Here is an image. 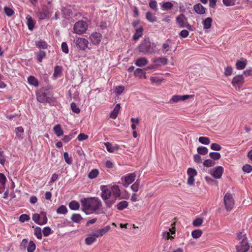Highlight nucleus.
<instances>
[{
	"label": "nucleus",
	"instance_id": "nucleus-36",
	"mask_svg": "<svg viewBox=\"0 0 252 252\" xmlns=\"http://www.w3.org/2000/svg\"><path fill=\"white\" fill-rule=\"evenodd\" d=\"M128 204V203L126 201H122L117 204V207L118 209L123 210L127 207Z\"/></svg>",
	"mask_w": 252,
	"mask_h": 252
},
{
	"label": "nucleus",
	"instance_id": "nucleus-24",
	"mask_svg": "<svg viewBox=\"0 0 252 252\" xmlns=\"http://www.w3.org/2000/svg\"><path fill=\"white\" fill-rule=\"evenodd\" d=\"M212 18L211 17H208L205 19L202 22V24L203 25L204 29H209L211 28L212 23Z\"/></svg>",
	"mask_w": 252,
	"mask_h": 252
},
{
	"label": "nucleus",
	"instance_id": "nucleus-50",
	"mask_svg": "<svg viewBox=\"0 0 252 252\" xmlns=\"http://www.w3.org/2000/svg\"><path fill=\"white\" fill-rule=\"evenodd\" d=\"M209 156L214 160L219 159L221 157L220 154L217 152H211L210 153Z\"/></svg>",
	"mask_w": 252,
	"mask_h": 252
},
{
	"label": "nucleus",
	"instance_id": "nucleus-53",
	"mask_svg": "<svg viewBox=\"0 0 252 252\" xmlns=\"http://www.w3.org/2000/svg\"><path fill=\"white\" fill-rule=\"evenodd\" d=\"M172 229H173V226H172L171 228L169 229L170 233L169 232H164L163 233V237L167 241H168L169 239H171L173 238L172 236H170V234H173V231L172 230Z\"/></svg>",
	"mask_w": 252,
	"mask_h": 252
},
{
	"label": "nucleus",
	"instance_id": "nucleus-34",
	"mask_svg": "<svg viewBox=\"0 0 252 252\" xmlns=\"http://www.w3.org/2000/svg\"><path fill=\"white\" fill-rule=\"evenodd\" d=\"M82 219V217L79 214H73L71 217V220L75 223L79 222Z\"/></svg>",
	"mask_w": 252,
	"mask_h": 252
},
{
	"label": "nucleus",
	"instance_id": "nucleus-13",
	"mask_svg": "<svg viewBox=\"0 0 252 252\" xmlns=\"http://www.w3.org/2000/svg\"><path fill=\"white\" fill-rule=\"evenodd\" d=\"M89 38L93 44L97 45L101 40L102 35L99 32H94L90 36Z\"/></svg>",
	"mask_w": 252,
	"mask_h": 252
},
{
	"label": "nucleus",
	"instance_id": "nucleus-22",
	"mask_svg": "<svg viewBox=\"0 0 252 252\" xmlns=\"http://www.w3.org/2000/svg\"><path fill=\"white\" fill-rule=\"evenodd\" d=\"M143 29L142 27L135 29V32L133 36L134 40L138 39L143 34Z\"/></svg>",
	"mask_w": 252,
	"mask_h": 252
},
{
	"label": "nucleus",
	"instance_id": "nucleus-12",
	"mask_svg": "<svg viewBox=\"0 0 252 252\" xmlns=\"http://www.w3.org/2000/svg\"><path fill=\"white\" fill-rule=\"evenodd\" d=\"M36 98L37 100L41 103L48 102L50 101V98L48 96L47 94L42 91L36 93Z\"/></svg>",
	"mask_w": 252,
	"mask_h": 252
},
{
	"label": "nucleus",
	"instance_id": "nucleus-58",
	"mask_svg": "<svg viewBox=\"0 0 252 252\" xmlns=\"http://www.w3.org/2000/svg\"><path fill=\"white\" fill-rule=\"evenodd\" d=\"M4 11L6 15L8 17L11 16L14 14L13 9L9 7H5L4 8Z\"/></svg>",
	"mask_w": 252,
	"mask_h": 252
},
{
	"label": "nucleus",
	"instance_id": "nucleus-21",
	"mask_svg": "<svg viewBox=\"0 0 252 252\" xmlns=\"http://www.w3.org/2000/svg\"><path fill=\"white\" fill-rule=\"evenodd\" d=\"M53 131L58 137H60L63 134V130L60 124L56 125L54 126Z\"/></svg>",
	"mask_w": 252,
	"mask_h": 252
},
{
	"label": "nucleus",
	"instance_id": "nucleus-31",
	"mask_svg": "<svg viewBox=\"0 0 252 252\" xmlns=\"http://www.w3.org/2000/svg\"><path fill=\"white\" fill-rule=\"evenodd\" d=\"M28 83L34 87H37L38 86V80L33 76H30L28 78Z\"/></svg>",
	"mask_w": 252,
	"mask_h": 252
},
{
	"label": "nucleus",
	"instance_id": "nucleus-35",
	"mask_svg": "<svg viewBox=\"0 0 252 252\" xmlns=\"http://www.w3.org/2000/svg\"><path fill=\"white\" fill-rule=\"evenodd\" d=\"M69 208L73 210H77L80 207L78 202L76 201H72L69 204Z\"/></svg>",
	"mask_w": 252,
	"mask_h": 252
},
{
	"label": "nucleus",
	"instance_id": "nucleus-44",
	"mask_svg": "<svg viewBox=\"0 0 252 252\" xmlns=\"http://www.w3.org/2000/svg\"><path fill=\"white\" fill-rule=\"evenodd\" d=\"M173 7V4L170 2H163L161 8L163 10H168Z\"/></svg>",
	"mask_w": 252,
	"mask_h": 252
},
{
	"label": "nucleus",
	"instance_id": "nucleus-57",
	"mask_svg": "<svg viewBox=\"0 0 252 252\" xmlns=\"http://www.w3.org/2000/svg\"><path fill=\"white\" fill-rule=\"evenodd\" d=\"M71 110L72 111L75 113H79L80 112V109L79 108V107H78L76 104L74 102H72L71 103Z\"/></svg>",
	"mask_w": 252,
	"mask_h": 252
},
{
	"label": "nucleus",
	"instance_id": "nucleus-61",
	"mask_svg": "<svg viewBox=\"0 0 252 252\" xmlns=\"http://www.w3.org/2000/svg\"><path fill=\"white\" fill-rule=\"evenodd\" d=\"M149 6L155 11L158 10L157 2L156 0H153L149 2Z\"/></svg>",
	"mask_w": 252,
	"mask_h": 252
},
{
	"label": "nucleus",
	"instance_id": "nucleus-25",
	"mask_svg": "<svg viewBox=\"0 0 252 252\" xmlns=\"http://www.w3.org/2000/svg\"><path fill=\"white\" fill-rule=\"evenodd\" d=\"M63 72V67L61 66L57 65L54 68L53 76L55 78L60 77Z\"/></svg>",
	"mask_w": 252,
	"mask_h": 252
},
{
	"label": "nucleus",
	"instance_id": "nucleus-45",
	"mask_svg": "<svg viewBox=\"0 0 252 252\" xmlns=\"http://www.w3.org/2000/svg\"><path fill=\"white\" fill-rule=\"evenodd\" d=\"M35 247L34 243L33 241H31L27 247L28 252H33L35 249Z\"/></svg>",
	"mask_w": 252,
	"mask_h": 252
},
{
	"label": "nucleus",
	"instance_id": "nucleus-30",
	"mask_svg": "<svg viewBox=\"0 0 252 252\" xmlns=\"http://www.w3.org/2000/svg\"><path fill=\"white\" fill-rule=\"evenodd\" d=\"M37 61L39 63L42 62V59L46 56V52L44 51H40L35 53Z\"/></svg>",
	"mask_w": 252,
	"mask_h": 252
},
{
	"label": "nucleus",
	"instance_id": "nucleus-46",
	"mask_svg": "<svg viewBox=\"0 0 252 252\" xmlns=\"http://www.w3.org/2000/svg\"><path fill=\"white\" fill-rule=\"evenodd\" d=\"M34 234L38 239L42 238L41 229L39 227H36L34 229Z\"/></svg>",
	"mask_w": 252,
	"mask_h": 252
},
{
	"label": "nucleus",
	"instance_id": "nucleus-20",
	"mask_svg": "<svg viewBox=\"0 0 252 252\" xmlns=\"http://www.w3.org/2000/svg\"><path fill=\"white\" fill-rule=\"evenodd\" d=\"M120 108H121L120 104H117L115 106L113 110L110 113V118L113 119H115L117 117V115L120 111Z\"/></svg>",
	"mask_w": 252,
	"mask_h": 252
},
{
	"label": "nucleus",
	"instance_id": "nucleus-42",
	"mask_svg": "<svg viewBox=\"0 0 252 252\" xmlns=\"http://www.w3.org/2000/svg\"><path fill=\"white\" fill-rule=\"evenodd\" d=\"M197 152L199 154L204 155L207 154L208 152V149L205 147L200 146L197 149Z\"/></svg>",
	"mask_w": 252,
	"mask_h": 252
},
{
	"label": "nucleus",
	"instance_id": "nucleus-4",
	"mask_svg": "<svg viewBox=\"0 0 252 252\" xmlns=\"http://www.w3.org/2000/svg\"><path fill=\"white\" fill-rule=\"evenodd\" d=\"M87 28L88 25L85 21H79L75 24L73 30L75 33L81 34L86 32Z\"/></svg>",
	"mask_w": 252,
	"mask_h": 252
},
{
	"label": "nucleus",
	"instance_id": "nucleus-15",
	"mask_svg": "<svg viewBox=\"0 0 252 252\" xmlns=\"http://www.w3.org/2000/svg\"><path fill=\"white\" fill-rule=\"evenodd\" d=\"M101 190L102 191L101 196L103 200L108 199L111 195V192L110 189H108L105 186H101Z\"/></svg>",
	"mask_w": 252,
	"mask_h": 252
},
{
	"label": "nucleus",
	"instance_id": "nucleus-51",
	"mask_svg": "<svg viewBox=\"0 0 252 252\" xmlns=\"http://www.w3.org/2000/svg\"><path fill=\"white\" fill-rule=\"evenodd\" d=\"M198 140L199 142L205 145H208L210 143L209 138L207 137H200Z\"/></svg>",
	"mask_w": 252,
	"mask_h": 252
},
{
	"label": "nucleus",
	"instance_id": "nucleus-33",
	"mask_svg": "<svg viewBox=\"0 0 252 252\" xmlns=\"http://www.w3.org/2000/svg\"><path fill=\"white\" fill-rule=\"evenodd\" d=\"M172 44V43L171 40H166L165 41V42L163 43V44L162 45L163 52H164V53L167 52L169 50L170 47H171Z\"/></svg>",
	"mask_w": 252,
	"mask_h": 252
},
{
	"label": "nucleus",
	"instance_id": "nucleus-52",
	"mask_svg": "<svg viewBox=\"0 0 252 252\" xmlns=\"http://www.w3.org/2000/svg\"><path fill=\"white\" fill-rule=\"evenodd\" d=\"M187 174L188 176L195 177L197 175V171L192 168H189L187 170Z\"/></svg>",
	"mask_w": 252,
	"mask_h": 252
},
{
	"label": "nucleus",
	"instance_id": "nucleus-29",
	"mask_svg": "<svg viewBox=\"0 0 252 252\" xmlns=\"http://www.w3.org/2000/svg\"><path fill=\"white\" fill-rule=\"evenodd\" d=\"M35 45L39 49H46L48 47V44L46 42L41 40L36 41Z\"/></svg>",
	"mask_w": 252,
	"mask_h": 252
},
{
	"label": "nucleus",
	"instance_id": "nucleus-19",
	"mask_svg": "<svg viewBox=\"0 0 252 252\" xmlns=\"http://www.w3.org/2000/svg\"><path fill=\"white\" fill-rule=\"evenodd\" d=\"M96 237L95 236H94V233H92L90 234L88 237L86 238V239L85 240V244L87 245H89V246L91 245L93 243H94V242H95L96 241Z\"/></svg>",
	"mask_w": 252,
	"mask_h": 252
},
{
	"label": "nucleus",
	"instance_id": "nucleus-28",
	"mask_svg": "<svg viewBox=\"0 0 252 252\" xmlns=\"http://www.w3.org/2000/svg\"><path fill=\"white\" fill-rule=\"evenodd\" d=\"M190 97H192L191 95H174V102L180 100H185Z\"/></svg>",
	"mask_w": 252,
	"mask_h": 252
},
{
	"label": "nucleus",
	"instance_id": "nucleus-62",
	"mask_svg": "<svg viewBox=\"0 0 252 252\" xmlns=\"http://www.w3.org/2000/svg\"><path fill=\"white\" fill-rule=\"evenodd\" d=\"M28 243V240L26 239H24L22 241V242L20 245V246H19L20 250H25L26 249V247L27 246Z\"/></svg>",
	"mask_w": 252,
	"mask_h": 252
},
{
	"label": "nucleus",
	"instance_id": "nucleus-48",
	"mask_svg": "<svg viewBox=\"0 0 252 252\" xmlns=\"http://www.w3.org/2000/svg\"><path fill=\"white\" fill-rule=\"evenodd\" d=\"M215 164V161L209 159H206L203 162V165L207 167H212Z\"/></svg>",
	"mask_w": 252,
	"mask_h": 252
},
{
	"label": "nucleus",
	"instance_id": "nucleus-16",
	"mask_svg": "<svg viewBox=\"0 0 252 252\" xmlns=\"http://www.w3.org/2000/svg\"><path fill=\"white\" fill-rule=\"evenodd\" d=\"M153 62L154 63V65L160 66L161 65L166 64L167 60L165 58H158L153 59Z\"/></svg>",
	"mask_w": 252,
	"mask_h": 252
},
{
	"label": "nucleus",
	"instance_id": "nucleus-59",
	"mask_svg": "<svg viewBox=\"0 0 252 252\" xmlns=\"http://www.w3.org/2000/svg\"><path fill=\"white\" fill-rule=\"evenodd\" d=\"M236 0H222L223 4L226 6L234 5Z\"/></svg>",
	"mask_w": 252,
	"mask_h": 252
},
{
	"label": "nucleus",
	"instance_id": "nucleus-63",
	"mask_svg": "<svg viewBox=\"0 0 252 252\" xmlns=\"http://www.w3.org/2000/svg\"><path fill=\"white\" fill-rule=\"evenodd\" d=\"M211 149L214 151H220L221 149V147L219 144L214 143L211 144Z\"/></svg>",
	"mask_w": 252,
	"mask_h": 252
},
{
	"label": "nucleus",
	"instance_id": "nucleus-3",
	"mask_svg": "<svg viewBox=\"0 0 252 252\" xmlns=\"http://www.w3.org/2000/svg\"><path fill=\"white\" fill-rule=\"evenodd\" d=\"M176 21L180 28H187L190 31L194 30L193 27L188 23L187 17L183 14H180L176 17Z\"/></svg>",
	"mask_w": 252,
	"mask_h": 252
},
{
	"label": "nucleus",
	"instance_id": "nucleus-1",
	"mask_svg": "<svg viewBox=\"0 0 252 252\" xmlns=\"http://www.w3.org/2000/svg\"><path fill=\"white\" fill-rule=\"evenodd\" d=\"M82 210L89 214L86 211H95L100 209L102 206L101 200L98 197L84 198L81 200Z\"/></svg>",
	"mask_w": 252,
	"mask_h": 252
},
{
	"label": "nucleus",
	"instance_id": "nucleus-49",
	"mask_svg": "<svg viewBox=\"0 0 252 252\" xmlns=\"http://www.w3.org/2000/svg\"><path fill=\"white\" fill-rule=\"evenodd\" d=\"M150 80L153 85H159L162 82V80L158 78L157 77H151Z\"/></svg>",
	"mask_w": 252,
	"mask_h": 252
},
{
	"label": "nucleus",
	"instance_id": "nucleus-55",
	"mask_svg": "<svg viewBox=\"0 0 252 252\" xmlns=\"http://www.w3.org/2000/svg\"><path fill=\"white\" fill-rule=\"evenodd\" d=\"M232 73V67L231 66H228L224 68V74L225 76H230Z\"/></svg>",
	"mask_w": 252,
	"mask_h": 252
},
{
	"label": "nucleus",
	"instance_id": "nucleus-17",
	"mask_svg": "<svg viewBox=\"0 0 252 252\" xmlns=\"http://www.w3.org/2000/svg\"><path fill=\"white\" fill-rule=\"evenodd\" d=\"M194 11L197 14L202 15L205 13L206 9L200 3H197L193 6Z\"/></svg>",
	"mask_w": 252,
	"mask_h": 252
},
{
	"label": "nucleus",
	"instance_id": "nucleus-11",
	"mask_svg": "<svg viewBox=\"0 0 252 252\" xmlns=\"http://www.w3.org/2000/svg\"><path fill=\"white\" fill-rule=\"evenodd\" d=\"M110 190L112 191L111 194L116 198L119 199L125 198L123 196H121V190L118 185H114L111 187Z\"/></svg>",
	"mask_w": 252,
	"mask_h": 252
},
{
	"label": "nucleus",
	"instance_id": "nucleus-2",
	"mask_svg": "<svg viewBox=\"0 0 252 252\" xmlns=\"http://www.w3.org/2000/svg\"><path fill=\"white\" fill-rule=\"evenodd\" d=\"M138 50L143 54H151L154 52V44L152 43L149 39L142 40L138 47Z\"/></svg>",
	"mask_w": 252,
	"mask_h": 252
},
{
	"label": "nucleus",
	"instance_id": "nucleus-10",
	"mask_svg": "<svg viewBox=\"0 0 252 252\" xmlns=\"http://www.w3.org/2000/svg\"><path fill=\"white\" fill-rule=\"evenodd\" d=\"M250 248L247 238H244L240 243L239 246L237 247V252H247Z\"/></svg>",
	"mask_w": 252,
	"mask_h": 252
},
{
	"label": "nucleus",
	"instance_id": "nucleus-54",
	"mask_svg": "<svg viewBox=\"0 0 252 252\" xmlns=\"http://www.w3.org/2000/svg\"><path fill=\"white\" fill-rule=\"evenodd\" d=\"M63 157L64 160L66 163L71 164L72 163V159L71 157H69L68 154L67 152H65L63 154Z\"/></svg>",
	"mask_w": 252,
	"mask_h": 252
},
{
	"label": "nucleus",
	"instance_id": "nucleus-47",
	"mask_svg": "<svg viewBox=\"0 0 252 252\" xmlns=\"http://www.w3.org/2000/svg\"><path fill=\"white\" fill-rule=\"evenodd\" d=\"M67 212V208L64 205L61 206L57 210V213L60 214H65Z\"/></svg>",
	"mask_w": 252,
	"mask_h": 252
},
{
	"label": "nucleus",
	"instance_id": "nucleus-39",
	"mask_svg": "<svg viewBox=\"0 0 252 252\" xmlns=\"http://www.w3.org/2000/svg\"><path fill=\"white\" fill-rule=\"evenodd\" d=\"M99 172L97 169H93L90 171L88 174V177L90 179H94L96 178L98 175Z\"/></svg>",
	"mask_w": 252,
	"mask_h": 252
},
{
	"label": "nucleus",
	"instance_id": "nucleus-18",
	"mask_svg": "<svg viewBox=\"0 0 252 252\" xmlns=\"http://www.w3.org/2000/svg\"><path fill=\"white\" fill-rule=\"evenodd\" d=\"M26 19L27 20V24L28 25V29L31 31L32 30L34 27L35 22L32 19V17L29 15H28L26 16Z\"/></svg>",
	"mask_w": 252,
	"mask_h": 252
},
{
	"label": "nucleus",
	"instance_id": "nucleus-40",
	"mask_svg": "<svg viewBox=\"0 0 252 252\" xmlns=\"http://www.w3.org/2000/svg\"><path fill=\"white\" fill-rule=\"evenodd\" d=\"M40 216L41 217V219H40V221L39 222V225L45 224L47 222V218L46 217V214L44 212H41L40 213Z\"/></svg>",
	"mask_w": 252,
	"mask_h": 252
},
{
	"label": "nucleus",
	"instance_id": "nucleus-6",
	"mask_svg": "<svg viewBox=\"0 0 252 252\" xmlns=\"http://www.w3.org/2000/svg\"><path fill=\"white\" fill-rule=\"evenodd\" d=\"M245 80L243 75H238L234 76L231 83L233 87L240 88L244 83Z\"/></svg>",
	"mask_w": 252,
	"mask_h": 252
},
{
	"label": "nucleus",
	"instance_id": "nucleus-7",
	"mask_svg": "<svg viewBox=\"0 0 252 252\" xmlns=\"http://www.w3.org/2000/svg\"><path fill=\"white\" fill-rule=\"evenodd\" d=\"M135 174L134 173H130L126 175L124 177L121 178V181L123 186L125 187H128L135 180Z\"/></svg>",
	"mask_w": 252,
	"mask_h": 252
},
{
	"label": "nucleus",
	"instance_id": "nucleus-64",
	"mask_svg": "<svg viewBox=\"0 0 252 252\" xmlns=\"http://www.w3.org/2000/svg\"><path fill=\"white\" fill-rule=\"evenodd\" d=\"M40 219H41V217L40 215L38 214H34L32 216V220L36 223L39 224V222L40 221Z\"/></svg>",
	"mask_w": 252,
	"mask_h": 252
},
{
	"label": "nucleus",
	"instance_id": "nucleus-60",
	"mask_svg": "<svg viewBox=\"0 0 252 252\" xmlns=\"http://www.w3.org/2000/svg\"><path fill=\"white\" fill-rule=\"evenodd\" d=\"M242 169L244 172L249 173L252 171V166L250 164H245Z\"/></svg>",
	"mask_w": 252,
	"mask_h": 252
},
{
	"label": "nucleus",
	"instance_id": "nucleus-37",
	"mask_svg": "<svg viewBox=\"0 0 252 252\" xmlns=\"http://www.w3.org/2000/svg\"><path fill=\"white\" fill-rule=\"evenodd\" d=\"M246 63L244 61H238L236 63V68L237 69L241 70L245 68Z\"/></svg>",
	"mask_w": 252,
	"mask_h": 252
},
{
	"label": "nucleus",
	"instance_id": "nucleus-56",
	"mask_svg": "<svg viewBox=\"0 0 252 252\" xmlns=\"http://www.w3.org/2000/svg\"><path fill=\"white\" fill-rule=\"evenodd\" d=\"M30 219V217L27 214H22L19 217V220L21 222H24L26 221H28Z\"/></svg>",
	"mask_w": 252,
	"mask_h": 252
},
{
	"label": "nucleus",
	"instance_id": "nucleus-43",
	"mask_svg": "<svg viewBox=\"0 0 252 252\" xmlns=\"http://www.w3.org/2000/svg\"><path fill=\"white\" fill-rule=\"evenodd\" d=\"M203 222V220L202 218H198L193 220L192 224L195 227H198L202 225Z\"/></svg>",
	"mask_w": 252,
	"mask_h": 252
},
{
	"label": "nucleus",
	"instance_id": "nucleus-9",
	"mask_svg": "<svg viewBox=\"0 0 252 252\" xmlns=\"http://www.w3.org/2000/svg\"><path fill=\"white\" fill-rule=\"evenodd\" d=\"M223 172V168L219 166L213 168L211 171V174L215 179H220Z\"/></svg>",
	"mask_w": 252,
	"mask_h": 252
},
{
	"label": "nucleus",
	"instance_id": "nucleus-8",
	"mask_svg": "<svg viewBox=\"0 0 252 252\" xmlns=\"http://www.w3.org/2000/svg\"><path fill=\"white\" fill-rule=\"evenodd\" d=\"M76 46L81 50H85L88 48L89 42L84 38L79 37L75 42Z\"/></svg>",
	"mask_w": 252,
	"mask_h": 252
},
{
	"label": "nucleus",
	"instance_id": "nucleus-5",
	"mask_svg": "<svg viewBox=\"0 0 252 252\" xmlns=\"http://www.w3.org/2000/svg\"><path fill=\"white\" fill-rule=\"evenodd\" d=\"M224 203L226 210L228 211L231 210L234 204V200L231 193L227 192L225 194L224 197Z\"/></svg>",
	"mask_w": 252,
	"mask_h": 252
},
{
	"label": "nucleus",
	"instance_id": "nucleus-26",
	"mask_svg": "<svg viewBox=\"0 0 252 252\" xmlns=\"http://www.w3.org/2000/svg\"><path fill=\"white\" fill-rule=\"evenodd\" d=\"M148 63L147 59L145 58H140L138 59L136 62L135 64L137 66H143L146 65Z\"/></svg>",
	"mask_w": 252,
	"mask_h": 252
},
{
	"label": "nucleus",
	"instance_id": "nucleus-41",
	"mask_svg": "<svg viewBox=\"0 0 252 252\" xmlns=\"http://www.w3.org/2000/svg\"><path fill=\"white\" fill-rule=\"evenodd\" d=\"M202 234V231L200 229H197L193 231L191 233L192 237L194 239L199 238Z\"/></svg>",
	"mask_w": 252,
	"mask_h": 252
},
{
	"label": "nucleus",
	"instance_id": "nucleus-32",
	"mask_svg": "<svg viewBox=\"0 0 252 252\" xmlns=\"http://www.w3.org/2000/svg\"><path fill=\"white\" fill-rule=\"evenodd\" d=\"M134 75L136 77H138L140 78L146 77L145 72L141 68H137L134 71Z\"/></svg>",
	"mask_w": 252,
	"mask_h": 252
},
{
	"label": "nucleus",
	"instance_id": "nucleus-14",
	"mask_svg": "<svg viewBox=\"0 0 252 252\" xmlns=\"http://www.w3.org/2000/svg\"><path fill=\"white\" fill-rule=\"evenodd\" d=\"M110 226L108 225L101 229H97L93 232L94 236H95L96 238L102 237L108 232L110 230Z\"/></svg>",
	"mask_w": 252,
	"mask_h": 252
},
{
	"label": "nucleus",
	"instance_id": "nucleus-27",
	"mask_svg": "<svg viewBox=\"0 0 252 252\" xmlns=\"http://www.w3.org/2000/svg\"><path fill=\"white\" fill-rule=\"evenodd\" d=\"M23 132H24V128L22 126H19L15 128V133L16 134V137L20 139H22L23 137Z\"/></svg>",
	"mask_w": 252,
	"mask_h": 252
},
{
	"label": "nucleus",
	"instance_id": "nucleus-38",
	"mask_svg": "<svg viewBox=\"0 0 252 252\" xmlns=\"http://www.w3.org/2000/svg\"><path fill=\"white\" fill-rule=\"evenodd\" d=\"M146 17L147 20L152 23L155 22L157 20L156 17L150 12H147L146 13Z\"/></svg>",
	"mask_w": 252,
	"mask_h": 252
},
{
	"label": "nucleus",
	"instance_id": "nucleus-23",
	"mask_svg": "<svg viewBox=\"0 0 252 252\" xmlns=\"http://www.w3.org/2000/svg\"><path fill=\"white\" fill-rule=\"evenodd\" d=\"M104 145L106 146L107 150L110 153H114L116 150L119 149L118 146H113L112 144L109 142H105L104 143Z\"/></svg>",
	"mask_w": 252,
	"mask_h": 252
}]
</instances>
